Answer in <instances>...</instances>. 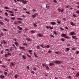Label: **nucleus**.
Masks as SVG:
<instances>
[{"instance_id": "nucleus-37", "label": "nucleus", "mask_w": 79, "mask_h": 79, "mask_svg": "<svg viewBox=\"0 0 79 79\" xmlns=\"http://www.w3.org/2000/svg\"><path fill=\"white\" fill-rule=\"evenodd\" d=\"M9 56V55H10V56H11V53L10 52H8V53L7 54Z\"/></svg>"}, {"instance_id": "nucleus-30", "label": "nucleus", "mask_w": 79, "mask_h": 79, "mask_svg": "<svg viewBox=\"0 0 79 79\" xmlns=\"http://www.w3.org/2000/svg\"><path fill=\"white\" fill-rule=\"evenodd\" d=\"M17 19H19L20 21H23V19L21 18H18Z\"/></svg>"}, {"instance_id": "nucleus-23", "label": "nucleus", "mask_w": 79, "mask_h": 79, "mask_svg": "<svg viewBox=\"0 0 79 79\" xmlns=\"http://www.w3.org/2000/svg\"><path fill=\"white\" fill-rule=\"evenodd\" d=\"M2 42L4 44H7V43L6 42L5 40H2Z\"/></svg>"}, {"instance_id": "nucleus-19", "label": "nucleus", "mask_w": 79, "mask_h": 79, "mask_svg": "<svg viewBox=\"0 0 79 79\" xmlns=\"http://www.w3.org/2000/svg\"><path fill=\"white\" fill-rule=\"evenodd\" d=\"M51 24L52 25H55V24H56V23L54 22H51Z\"/></svg>"}, {"instance_id": "nucleus-3", "label": "nucleus", "mask_w": 79, "mask_h": 79, "mask_svg": "<svg viewBox=\"0 0 79 79\" xmlns=\"http://www.w3.org/2000/svg\"><path fill=\"white\" fill-rule=\"evenodd\" d=\"M69 34L70 35H76V33L74 31L70 32Z\"/></svg>"}, {"instance_id": "nucleus-40", "label": "nucleus", "mask_w": 79, "mask_h": 79, "mask_svg": "<svg viewBox=\"0 0 79 79\" xmlns=\"http://www.w3.org/2000/svg\"><path fill=\"white\" fill-rule=\"evenodd\" d=\"M54 34L55 35H57V33H56V32L55 31H54Z\"/></svg>"}, {"instance_id": "nucleus-16", "label": "nucleus", "mask_w": 79, "mask_h": 79, "mask_svg": "<svg viewBox=\"0 0 79 79\" xmlns=\"http://www.w3.org/2000/svg\"><path fill=\"white\" fill-rule=\"evenodd\" d=\"M18 28L19 29V30L20 31H23V28L21 27H20L19 26H18Z\"/></svg>"}, {"instance_id": "nucleus-1", "label": "nucleus", "mask_w": 79, "mask_h": 79, "mask_svg": "<svg viewBox=\"0 0 79 79\" xmlns=\"http://www.w3.org/2000/svg\"><path fill=\"white\" fill-rule=\"evenodd\" d=\"M61 36L63 37H65V38H66V39H69V37L67 36L66 34H63L61 35Z\"/></svg>"}, {"instance_id": "nucleus-38", "label": "nucleus", "mask_w": 79, "mask_h": 79, "mask_svg": "<svg viewBox=\"0 0 79 79\" xmlns=\"http://www.w3.org/2000/svg\"><path fill=\"white\" fill-rule=\"evenodd\" d=\"M5 8L7 9V10H10V8H8V7H5Z\"/></svg>"}, {"instance_id": "nucleus-18", "label": "nucleus", "mask_w": 79, "mask_h": 79, "mask_svg": "<svg viewBox=\"0 0 79 79\" xmlns=\"http://www.w3.org/2000/svg\"><path fill=\"white\" fill-rule=\"evenodd\" d=\"M45 48L46 47V48H48L49 47H50V45H47V46H44Z\"/></svg>"}, {"instance_id": "nucleus-56", "label": "nucleus", "mask_w": 79, "mask_h": 79, "mask_svg": "<svg viewBox=\"0 0 79 79\" xmlns=\"http://www.w3.org/2000/svg\"><path fill=\"white\" fill-rule=\"evenodd\" d=\"M72 49L73 50H76V48H72Z\"/></svg>"}, {"instance_id": "nucleus-58", "label": "nucleus", "mask_w": 79, "mask_h": 79, "mask_svg": "<svg viewBox=\"0 0 79 79\" xmlns=\"http://www.w3.org/2000/svg\"><path fill=\"white\" fill-rule=\"evenodd\" d=\"M32 52V50H29L28 51V52H29V53H31V52Z\"/></svg>"}, {"instance_id": "nucleus-64", "label": "nucleus", "mask_w": 79, "mask_h": 79, "mask_svg": "<svg viewBox=\"0 0 79 79\" xmlns=\"http://www.w3.org/2000/svg\"><path fill=\"white\" fill-rule=\"evenodd\" d=\"M76 13H78L79 14V10H77L76 11Z\"/></svg>"}, {"instance_id": "nucleus-55", "label": "nucleus", "mask_w": 79, "mask_h": 79, "mask_svg": "<svg viewBox=\"0 0 79 79\" xmlns=\"http://www.w3.org/2000/svg\"><path fill=\"white\" fill-rule=\"evenodd\" d=\"M6 51H7V52H10V51L9 50V49H6Z\"/></svg>"}, {"instance_id": "nucleus-48", "label": "nucleus", "mask_w": 79, "mask_h": 79, "mask_svg": "<svg viewBox=\"0 0 79 79\" xmlns=\"http://www.w3.org/2000/svg\"><path fill=\"white\" fill-rule=\"evenodd\" d=\"M37 49H40V47H39V46H37Z\"/></svg>"}, {"instance_id": "nucleus-34", "label": "nucleus", "mask_w": 79, "mask_h": 79, "mask_svg": "<svg viewBox=\"0 0 79 79\" xmlns=\"http://www.w3.org/2000/svg\"><path fill=\"white\" fill-rule=\"evenodd\" d=\"M52 52V51H51V50H49L48 51V53H51Z\"/></svg>"}, {"instance_id": "nucleus-44", "label": "nucleus", "mask_w": 79, "mask_h": 79, "mask_svg": "<svg viewBox=\"0 0 79 79\" xmlns=\"http://www.w3.org/2000/svg\"><path fill=\"white\" fill-rule=\"evenodd\" d=\"M66 50L67 51H69V48H66Z\"/></svg>"}, {"instance_id": "nucleus-8", "label": "nucleus", "mask_w": 79, "mask_h": 79, "mask_svg": "<svg viewBox=\"0 0 79 79\" xmlns=\"http://www.w3.org/2000/svg\"><path fill=\"white\" fill-rule=\"evenodd\" d=\"M46 8L47 9H49L50 8V5L49 4L46 5Z\"/></svg>"}, {"instance_id": "nucleus-31", "label": "nucleus", "mask_w": 79, "mask_h": 79, "mask_svg": "<svg viewBox=\"0 0 79 79\" xmlns=\"http://www.w3.org/2000/svg\"><path fill=\"white\" fill-rule=\"evenodd\" d=\"M42 65H43V67H45H45H46V66H47V65L45 64H42Z\"/></svg>"}, {"instance_id": "nucleus-62", "label": "nucleus", "mask_w": 79, "mask_h": 79, "mask_svg": "<svg viewBox=\"0 0 79 79\" xmlns=\"http://www.w3.org/2000/svg\"><path fill=\"white\" fill-rule=\"evenodd\" d=\"M76 53L77 54H79V52L77 51L76 52Z\"/></svg>"}, {"instance_id": "nucleus-54", "label": "nucleus", "mask_w": 79, "mask_h": 79, "mask_svg": "<svg viewBox=\"0 0 79 79\" xmlns=\"http://www.w3.org/2000/svg\"><path fill=\"white\" fill-rule=\"evenodd\" d=\"M67 78H68V79H71V76H68V77Z\"/></svg>"}, {"instance_id": "nucleus-7", "label": "nucleus", "mask_w": 79, "mask_h": 79, "mask_svg": "<svg viewBox=\"0 0 79 79\" xmlns=\"http://www.w3.org/2000/svg\"><path fill=\"white\" fill-rule=\"evenodd\" d=\"M37 35L39 37H42L44 35L43 34H37Z\"/></svg>"}, {"instance_id": "nucleus-42", "label": "nucleus", "mask_w": 79, "mask_h": 79, "mask_svg": "<svg viewBox=\"0 0 79 79\" xmlns=\"http://www.w3.org/2000/svg\"><path fill=\"white\" fill-rule=\"evenodd\" d=\"M49 28L50 29H51V30L53 29V27H52L51 26L49 27Z\"/></svg>"}, {"instance_id": "nucleus-43", "label": "nucleus", "mask_w": 79, "mask_h": 79, "mask_svg": "<svg viewBox=\"0 0 79 79\" xmlns=\"http://www.w3.org/2000/svg\"><path fill=\"white\" fill-rule=\"evenodd\" d=\"M9 13H12V14H13L14 13L13 12L10 11H9Z\"/></svg>"}, {"instance_id": "nucleus-11", "label": "nucleus", "mask_w": 79, "mask_h": 79, "mask_svg": "<svg viewBox=\"0 0 79 79\" xmlns=\"http://www.w3.org/2000/svg\"><path fill=\"white\" fill-rule=\"evenodd\" d=\"M15 44L17 47H18V46H19V43H18L17 42H15Z\"/></svg>"}, {"instance_id": "nucleus-29", "label": "nucleus", "mask_w": 79, "mask_h": 79, "mask_svg": "<svg viewBox=\"0 0 79 79\" xmlns=\"http://www.w3.org/2000/svg\"><path fill=\"white\" fill-rule=\"evenodd\" d=\"M22 57L23 59H26V57L25 56L23 55L22 56Z\"/></svg>"}, {"instance_id": "nucleus-57", "label": "nucleus", "mask_w": 79, "mask_h": 79, "mask_svg": "<svg viewBox=\"0 0 79 79\" xmlns=\"http://www.w3.org/2000/svg\"><path fill=\"white\" fill-rule=\"evenodd\" d=\"M53 2H54L55 3H57V1H56V0H53Z\"/></svg>"}, {"instance_id": "nucleus-50", "label": "nucleus", "mask_w": 79, "mask_h": 79, "mask_svg": "<svg viewBox=\"0 0 79 79\" xmlns=\"http://www.w3.org/2000/svg\"><path fill=\"white\" fill-rule=\"evenodd\" d=\"M17 22L18 23H19V24H21V23H22V22H21L20 21H17Z\"/></svg>"}, {"instance_id": "nucleus-39", "label": "nucleus", "mask_w": 79, "mask_h": 79, "mask_svg": "<svg viewBox=\"0 0 79 79\" xmlns=\"http://www.w3.org/2000/svg\"><path fill=\"white\" fill-rule=\"evenodd\" d=\"M27 56H28V57L29 58H31V56H30L29 55V54H27Z\"/></svg>"}, {"instance_id": "nucleus-45", "label": "nucleus", "mask_w": 79, "mask_h": 79, "mask_svg": "<svg viewBox=\"0 0 79 79\" xmlns=\"http://www.w3.org/2000/svg\"><path fill=\"white\" fill-rule=\"evenodd\" d=\"M4 14L6 16H8V13H7L5 12L4 13Z\"/></svg>"}, {"instance_id": "nucleus-17", "label": "nucleus", "mask_w": 79, "mask_h": 79, "mask_svg": "<svg viewBox=\"0 0 79 79\" xmlns=\"http://www.w3.org/2000/svg\"><path fill=\"white\" fill-rule=\"evenodd\" d=\"M76 76L77 77H78L79 76V73L78 72L77 73V74L76 75Z\"/></svg>"}, {"instance_id": "nucleus-59", "label": "nucleus", "mask_w": 79, "mask_h": 79, "mask_svg": "<svg viewBox=\"0 0 79 79\" xmlns=\"http://www.w3.org/2000/svg\"><path fill=\"white\" fill-rule=\"evenodd\" d=\"M70 45H71V44L69 43H68L67 44V46H68V47H70Z\"/></svg>"}, {"instance_id": "nucleus-2", "label": "nucleus", "mask_w": 79, "mask_h": 79, "mask_svg": "<svg viewBox=\"0 0 79 79\" xmlns=\"http://www.w3.org/2000/svg\"><path fill=\"white\" fill-rule=\"evenodd\" d=\"M54 63H56V64H61V61L60 60H56L54 62Z\"/></svg>"}, {"instance_id": "nucleus-21", "label": "nucleus", "mask_w": 79, "mask_h": 79, "mask_svg": "<svg viewBox=\"0 0 79 79\" xmlns=\"http://www.w3.org/2000/svg\"><path fill=\"white\" fill-rule=\"evenodd\" d=\"M39 46H40V47H41L42 48H45V46L44 47V46H43V44H39Z\"/></svg>"}, {"instance_id": "nucleus-15", "label": "nucleus", "mask_w": 79, "mask_h": 79, "mask_svg": "<svg viewBox=\"0 0 79 79\" xmlns=\"http://www.w3.org/2000/svg\"><path fill=\"white\" fill-rule=\"evenodd\" d=\"M45 67L47 70V71H48L49 69V67H48V65H46Z\"/></svg>"}, {"instance_id": "nucleus-5", "label": "nucleus", "mask_w": 79, "mask_h": 79, "mask_svg": "<svg viewBox=\"0 0 79 79\" xmlns=\"http://www.w3.org/2000/svg\"><path fill=\"white\" fill-rule=\"evenodd\" d=\"M22 3H24V4H26V3L28 1H27L26 0L24 1V0H21Z\"/></svg>"}, {"instance_id": "nucleus-10", "label": "nucleus", "mask_w": 79, "mask_h": 79, "mask_svg": "<svg viewBox=\"0 0 79 79\" xmlns=\"http://www.w3.org/2000/svg\"><path fill=\"white\" fill-rule=\"evenodd\" d=\"M0 77L1 79H3L5 78V76L4 75H0Z\"/></svg>"}, {"instance_id": "nucleus-13", "label": "nucleus", "mask_w": 79, "mask_h": 79, "mask_svg": "<svg viewBox=\"0 0 79 79\" xmlns=\"http://www.w3.org/2000/svg\"><path fill=\"white\" fill-rule=\"evenodd\" d=\"M22 44L23 45V46H27V45H28L27 43H23Z\"/></svg>"}, {"instance_id": "nucleus-61", "label": "nucleus", "mask_w": 79, "mask_h": 79, "mask_svg": "<svg viewBox=\"0 0 79 79\" xmlns=\"http://www.w3.org/2000/svg\"><path fill=\"white\" fill-rule=\"evenodd\" d=\"M76 37V36H73L72 37V38H73V39H75V38Z\"/></svg>"}, {"instance_id": "nucleus-22", "label": "nucleus", "mask_w": 79, "mask_h": 79, "mask_svg": "<svg viewBox=\"0 0 79 79\" xmlns=\"http://www.w3.org/2000/svg\"><path fill=\"white\" fill-rule=\"evenodd\" d=\"M0 24L2 26H3L4 25V23H3L2 22L0 21Z\"/></svg>"}, {"instance_id": "nucleus-63", "label": "nucleus", "mask_w": 79, "mask_h": 79, "mask_svg": "<svg viewBox=\"0 0 79 79\" xmlns=\"http://www.w3.org/2000/svg\"><path fill=\"white\" fill-rule=\"evenodd\" d=\"M1 35H3V32L1 33Z\"/></svg>"}, {"instance_id": "nucleus-53", "label": "nucleus", "mask_w": 79, "mask_h": 79, "mask_svg": "<svg viewBox=\"0 0 79 79\" xmlns=\"http://www.w3.org/2000/svg\"><path fill=\"white\" fill-rule=\"evenodd\" d=\"M73 16L74 17H75L76 18H77V16L75 15H73Z\"/></svg>"}, {"instance_id": "nucleus-41", "label": "nucleus", "mask_w": 79, "mask_h": 79, "mask_svg": "<svg viewBox=\"0 0 79 79\" xmlns=\"http://www.w3.org/2000/svg\"><path fill=\"white\" fill-rule=\"evenodd\" d=\"M57 10L59 12H61V9H60V8H58Z\"/></svg>"}, {"instance_id": "nucleus-4", "label": "nucleus", "mask_w": 79, "mask_h": 79, "mask_svg": "<svg viewBox=\"0 0 79 79\" xmlns=\"http://www.w3.org/2000/svg\"><path fill=\"white\" fill-rule=\"evenodd\" d=\"M35 14H34L31 16V17L32 18H35V17H36V16H37V15H38V14H37V13H35Z\"/></svg>"}, {"instance_id": "nucleus-46", "label": "nucleus", "mask_w": 79, "mask_h": 79, "mask_svg": "<svg viewBox=\"0 0 79 79\" xmlns=\"http://www.w3.org/2000/svg\"><path fill=\"white\" fill-rule=\"evenodd\" d=\"M31 32H32V33H35V31H34L31 30Z\"/></svg>"}, {"instance_id": "nucleus-25", "label": "nucleus", "mask_w": 79, "mask_h": 79, "mask_svg": "<svg viewBox=\"0 0 79 79\" xmlns=\"http://www.w3.org/2000/svg\"><path fill=\"white\" fill-rule=\"evenodd\" d=\"M4 73L5 75H7V74H8V73L4 71Z\"/></svg>"}, {"instance_id": "nucleus-35", "label": "nucleus", "mask_w": 79, "mask_h": 79, "mask_svg": "<svg viewBox=\"0 0 79 79\" xmlns=\"http://www.w3.org/2000/svg\"><path fill=\"white\" fill-rule=\"evenodd\" d=\"M34 55L35 56V57H36V58H38V56H37V55L35 54V52L34 53Z\"/></svg>"}, {"instance_id": "nucleus-27", "label": "nucleus", "mask_w": 79, "mask_h": 79, "mask_svg": "<svg viewBox=\"0 0 79 79\" xmlns=\"http://www.w3.org/2000/svg\"><path fill=\"white\" fill-rule=\"evenodd\" d=\"M2 67H3L4 68H6V65H2Z\"/></svg>"}, {"instance_id": "nucleus-14", "label": "nucleus", "mask_w": 79, "mask_h": 79, "mask_svg": "<svg viewBox=\"0 0 79 79\" xmlns=\"http://www.w3.org/2000/svg\"><path fill=\"white\" fill-rule=\"evenodd\" d=\"M4 20H5V21H7V22H9V19H7V18H5L4 19Z\"/></svg>"}, {"instance_id": "nucleus-49", "label": "nucleus", "mask_w": 79, "mask_h": 79, "mask_svg": "<svg viewBox=\"0 0 79 79\" xmlns=\"http://www.w3.org/2000/svg\"><path fill=\"white\" fill-rule=\"evenodd\" d=\"M61 40L62 41H64V38H62L61 39Z\"/></svg>"}, {"instance_id": "nucleus-47", "label": "nucleus", "mask_w": 79, "mask_h": 79, "mask_svg": "<svg viewBox=\"0 0 79 79\" xmlns=\"http://www.w3.org/2000/svg\"><path fill=\"white\" fill-rule=\"evenodd\" d=\"M60 53V52H55V53H56V54H58V53Z\"/></svg>"}, {"instance_id": "nucleus-12", "label": "nucleus", "mask_w": 79, "mask_h": 79, "mask_svg": "<svg viewBox=\"0 0 79 79\" xmlns=\"http://www.w3.org/2000/svg\"><path fill=\"white\" fill-rule=\"evenodd\" d=\"M26 40H28V41H32V40L31 39V38H26Z\"/></svg>"}, {"instance_id": "nucleus-9", "label": "nucleus", "mask_w": 79, "mask_h": 79, "mask_svg": "<svg viewBox=\"0 0 79 79\" xmlns=\"http://www.w3.org/2000/svg\"><path fill=\"white\" fill-rule=\"evenodd\" d=\"M55 64H54V63L53 62H52L51 63H50L49 64V65L51 66H52V65H54Z\"/></svg>"}, {"instance_id": "nucleus-51", "label": "nucleus", "mask_w": 79, "mask_h": 79, "mask_svg": "<svg viewBox=\"0 0 79 79\" xmlns=\"http://www.w3.org/2000/svg\"><path fill=\"white\" fill-rule=\"evenodd\" d=\"M10 16H15V15L12 14H10Z\"/></svg>"}, {"instance_id": "nucleus-60", "label": "nucleus", "mask_w": 79, "mask_h": 79, "mask_svg": "<svg viewBox=\"0 0 79 79\" xmlns=\"http://www.w3.org/2000/svg\"><path fill=\"white\" fill-rule=\"evenodd\" d=\"M46 29H49V27L48 26H46Z\"/></svg>"}, {"instance_id": "nucleus-33", "label": "nucleus", "mask_w": 79, "mask_h": 79, "mask_svg": "<svg viewBox=\"0 0 79 79\" xmlns=\"http://www.w3.org/2000/svg\"><path fill=\"white\" fill-rule=\"evenodd\" d=\"M33 25L34 27H37V25L35 23L33 24Z\"/></svg>"}, {"instance_id": "nucleus-26", "label": "nucleus", "mask_w": 79, "mask_h": 79, "mask_svg": "<svg viewBox=\"0 0 79 79\" xmlns=\"http://www.w3.org/2000/svg\"><path fill=\"white\" fill-rule=\"evenodd\" d=\"M20 49H24L25 47H22L19 48Z\"/></svg>"}, {"instance_id": "nucleus-28", "label": "nucleus", "mask_w": 79, "mask_h": 79, "mask_svg": "<svg viewBox=\"0 0 79 79\" xmlns=\"http://www.w3.org/2000/svg\"><path fill=\"white\" fill-rule=\"evenodd\" d=\"M11 19H12V20H15V19H16L15 18V17H12L11 18Z\"/></svg>"}, {"instance_id": "nucleus-24", "label": "nucleus", "mask_w": 79, "mask_h": 79, "mask_svg": "<svg viewBox=\"0 0 79 79\" xmlns=\"http://www.w3.org/2000/svg\"><path fill=\"white\" fill-rule=\"evenodd\" d=\"M18 21H15L14 22V24H17V25L18 24Z\"/></svg>"}, {"instance_id": "nucleus-32", "label": "nucleus", "mask_w": 79, "mask_h": 79, "mask_svg": "<svg viewBox=\"0 0 79 79\" xmlns=\"http://www.w3.org/2000/svg\"><path fill=\"white\" fill-rule=\"evenodd\" d=\"M70 24H71V25H72V26H74V23H73V22H70Z\"/></svg>"}, {"instance_id": "nucleus-20", "label": "nucleus", "mask_w": 79, "mask_h": 79, "mask_svg": "<svg viewBox=\"0 0 79 79\" xmlns=\"http://www.w3.org/2000/svg\"><path fill=\"white\" fill-rule=\"evenodd\" d=\"M18 77V75L17 74H16L15 75V79H17Z\"/></svg>"}, {"instance_id": "nucleus-52", "label": "nucleus", "mask_w": 79, "mask_h": 79, "mask_svg": "<svg viewBox=\"0 0 79 79\" xmlns=\"http://www.w3.org/2000/svg\"><path fill=\"white\" fill-rule=\"evenodd\" d=\"M2 30H3V31H7V30H6V29H4V28H3L2 29Z\"/></svg>"}, {"instance_id": "nucleus-36", "label": "nucleus", "mask_w": 79, "mask_h": 79, "mask_svg": "<svg viewBox=\"0 0 79 79\" xmlns=\"http://www.w3.org/2000/svg\"><path fill=\"white\" fill-rule=\"evenodd\" d=\"M8 55L7 54H6L5 56H4L5 57H8Z\"/></svg>"}, {"instance_id": "nucleus-6", "label": "nucleus", "mask_w": 79, "mask_h": 79, "mask_svg": "<svg viewBox=\"0 0 79 79\" xmlns=\"http://www.w3.org/2000/svg\"><path fill=\"white\" fill-rule=\"evenodd\" d=\"M15 62H14V63L13 62H11L10 63V66L12 67L13 66H14V65H15Z\"/></svg>"}]
</instances>
